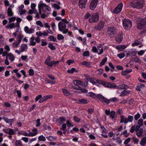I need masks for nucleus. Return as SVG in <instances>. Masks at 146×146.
Returning a JSON list of instances; mask_svg holds the SVG:
<instances>
[{
    "mask_svg": "<svg viewBox=\"0 0 146 146\" xmlns=\"http://www.w3.org/2000/svg\"><path fill=\"white\" fill-rule=\"evenodd\" d=\"M69 23V22L66 19H62L61 21L58 23V27L59 30L62 32L64 34H66L68 32V29H66V24Z\"/></svg>",
    "mask_w": 146,
    "mask_h": 146,
    "instance_id": "obj_1",
    "label": "nucleus"
},
{
    "mask_svg": "<svg viewBox=\"0 0 146 146\" xmlns=\"http://www.w3.org/2000/svg\"><path fill=\"white\" fill-rule=\"evenodd\" d=\"M144 4V2L143 0H135L131 3L130 6L133 8L140 9L143 8Z\"/></svg>",
    "mask_w": 146,
    "mask_h": 146,
    "instance_id": "obj_2",
    "label": "nucleus"
},
{
    "mask_svg": "<svg viewBox=\"0 0 146 146\" xmlns=\"http://www.w3.org/2000/svg\"><path fill=\"white\" fill-rule=\"evenodd\" d=\"M38 8L39 9V13L40 14H41V9L45 13H48L50 10V8L45 4L43 3L42 1H40V3L38 4Z\"/></svg>",
    "mask_w": 146,
    "mask_h": 146,
    "instance_id": "obj_3",
    "label": "nucleus"
},
{
    "mask_svg": "<svg viewBox=\"0 0 146 146\" xmlns=\"http://www.w3.org/2000/svg\"><path fill=\"white\" fill-rule=\"evenodd\" d=\"M99 15L98 13H94L89 18V22L91 23L97 22L99 20Z\"/></svg>",
    "mask_w": 146,
    "mask_h": 146,
    "instance_id": "obj_4",
    "label": "nucleus"
},
{
    "mask_svg": "<svg viewBox=\"0 0 146 146\" xmlns=\"http://www.w3.org/2000/svg\"><path fill=\"white\" fill-rule=\"evenodd\" d=\"M123 25L125 29L129 30L132 27V23L129 19H124L123 21Z\"/></svg>",
    "mask_w": 146,
    "mask_h": 146,
    "instance_id": "obj_5",
    "label": "nucleus"
},
{
    "mask_svg": "<svg viewBox=\"0 0 146 146\" xmlns=\"http://www.w3.org/2000/svg\"><path fill=\"white\" fill-rule=\"evenodd\" d=\"M22 20V19L17 17L16 19L17 23H11L5 26V28L7 29H12L17 27H20V23Z\"/></svg>",
    "mask_w": 146,
    "mask_h": 146,
    "instance_id": "obj_6",
    "label": "nucleus"
},
{
    "mask_svg": "<svg viewBox=\"0 0 146 146\" xmlns=\"http://www.w3.org/2000/svg\"><path fill=\"white\" fill-rule=\"evenodd\" d=\"M117 32V29L113 27H109L107 30V33L108 36L110 38L113 37Z\"/></svg>",
    "mask_w": 146,
    "mask_h": 146,
    "instance_id": "obj_7",
    "label": "nucleus"
},
{
    "mask_svg": "<svg viewBox=\"0 0 146 146\" xmlns=\"http://www.w3.org/2000/svg\"><path fill=\"white\" fill-rule=\"evenodd\" d=\"M146 25V17L143 19L140 18L139 22L138 23L137 27L138 29H142Z\"/></svg>",
    "mask_w": 146,
    "mask_h": 146,
    "instance_id": "obj_8",
    "label": "nucleus"
},
{
    "mask_svg": "<svg viewBox=\"0 0 146 146\" xmlns=\"http://www.w3.org/2000/svg\"><path fill=\"white\" fill-rule=\"evenodd\" d=\"M97 98L102 102H104L107 104L110 102V100L107 99L101 94H98L97 95Z\"/></svg>",
    "mask_w": 146,
    "mask_h": 146,
    "instance_id": "obj_9",
    "label": "nucleus"
},
{
    "mask_svg": "<svg viewBox=\"0 0 146 146\" xmlns=\"http://www.w3.org/2000/svg\"><path fill=\"white\" fill-rule=\"evenodd\" d=\"M123 7V4L122 3L119 4L114 9L113 13L115 14L120 13L122 10Z\"/></svg>",
    "mask_w": 146,
    "mask_h": 146,
    "instance_id": "obj_10",
    "label": "nucleus"
},
{
    "mask_svg": "<svg viewBox=\"0 0 146 146\" xmlns=\"http://www.w3.org/2000/svg\"><path fill=\"white\" fill-rule=\"evenodd\" d=\"M104 22L100 21L97 25L94 27V29L96 30L100 31L104 28Z\"/></svg>",
    "mask_w": 146,
    "mask_h": 146,
    "instance_id": "obj_11",
    "label": "nucleus"
},
{
    "mask_svg": "<svg viewBox=\"0 0 146 146\" xmlns=\"http://www.w3.org/2000/svg\"><path fill=\"white\" fill-rule=\"evenodd\" d=\"M123 39V33L122 32H120L115 37V40L117 43H120L122 41Z\"/></svg>",
    "mask_w": 146,
    "mask_h": 146,
    "instance_id": "obj_12",
    "label": "nucleus"
},
{
    "mask_svg": "<svg viewBox=\"0 0 146 146\" xmlns=\"http://www.w3.org/2000/svg\"><path fill=\"white\" fill-rule=\"evenodd\" d=\"M98 2V0H92L90 5V9L91 10L94 9L97 5Z\"/></svg>",
    "mask_w": 146,
    "mask_h": 146,
    "instance_id": "obj_13",
    "label": "nucleus"
},
{
    "mask_svg": "<svg viewBox=\"0 0 146 146\" xmlns=\"http://www.w3.org/2000/svg\"><path fill=\"white\" fill-rule=\"evenodd\" d=\"M87 0H79L78 3L81 9L85 8Z\"/></svg>",
    "mask_w": 146,
    "mask_h": 146,
    "instance_id": "obj_14",
    "label": "nucleus"
},
{
    "mask_svg": "<svg viewBox=\"0 0 146 146\" xmlns=\"http://www.w3.org/2000/svg\"><path fill=\"white\" fill-rule=\"evenodd\" d=\"M3 131L5 133L10 135H13L15 134V132L14 130L10 128H8L7 129H3Z\"/></svg>",
    "mask_w": 146,
    "mask_h": 146,
    "instance_id": "obj_15",
    "label": "nucleus"
},
{
    "mask_svg": "<svg viewBox=\"0 0 146 146\" xmlns=\"http://www.w3.org/2000/svg\"><path fill=\"white\" fill-rule=\"evenodd\" d=\"M89 80L90 82L97 86H98V85L97 84H100L101 80H97L93 78H90Z\"/></svg>",
    "mask_w": 146,
    "mask_h": 146,
    "instance_id": "obj_16",
    "label": "nucleus"
},
{
    "mask_svg": "<svg viewBox=\"0 0 146 146\" xmlns=\"http://www.w3.org/2000/svg\"><path fill=\"white\" fill-rule=\"evenodd\" d=\"M25 32L28 34H32L34 32V29L33 28H29L28 27L25 26L24 28Z\"/></svg>",
    "mask_w": 146,
    "mask_h": 146,
    "instance_id": "obj_17",
    "label": "nucleus"
},
{
    "mask_svg": "<svg viewBox=\"0 0 146 146\" xmlns=\"http://www.w3.org/2000/svg\"><path fill=\"white\" fill-rule=\"evenodd\" d=\"M3 118L6 123H9L11 126L12 125L13 123L15 120L14 119H9L5 117H3Z\"/></svg>",
    "mask_w": 146,
    "mask_h": 146,
    "instance_id": "obj_18",
    "label": "nucleus"
},
{
    "mask_svg": "<svg viewBox=\"0 0 146 146\" xmlns=\"http://www.w3.org/2000/svg\"><path fill=\"white\" fill-rule=\"evenodd\" d=\"M32 131L33 132H31L29 133V137L34 136L37 134L38 131L36 128H34Z\"/></svg>",
    "mask_w": 146,
    "mask_h": 146,
    "instance_id": "obj_19",
    "label": "nucleus"
},
{
    "mask_svg": "<svg viewBox=\"0 0 146 146\" xmlns=\"http://www.w3.org/2000/svg\"><path fill=\"white\" fill-rule=\"evenodd\" d=\"M120 117V123H124L125 124H126L128 123L127 118L124 116L121 115Z\"/></svg>",
    "mask_w": 146,
    "mask_h": 146,
    "instance_id": "obj_20",
    "label": "nucleus"
},
{
    "mask_svg": "<svg viewBox=\"0 0 146 146\" xmlns=\"http://www.w3.org/2000/svg\"><path fill=\"white\" fill-rule=\"evenodd\" d=\"M127 47V46L125 45H119L116 46L115 48L116 49L120 51H122Z\"/></svg>",
    "mask_w": 146,
    "mask_h": 146,
    "instance_id": "obj_21",
    "label": "nucleus"
},
{
    "mask_svg": "<svg viewBox=\"0 0 146 146\" xmlns=\"http://www.w3.org/2000/svg\"><path fill=\"white\" fill-rule=\"evenodd\" d=\"M143 129L142 128H140L139 130L136 131L137 135L139 137H141L142 135L143 132Z\"/></svg>",
    "mask_w": 146,
    "mask_h": 146,
    "instance_id": "obj_22",
    "label": "nucleus"
},
{
    "mask_svg": "<svg viewBox=\"0 0 146 146\" xmlns=\"http://www.w3.org/2000/svg\"><path fill=\"white\" fill-rule=\"evenodd\" d=\"M129 87L127 85L125 84H122L119 85L118 86H117L116 88L119 89H126L127 88H128Z\"/></svg>",
    "mask_w": 146,
    "mask_h": 146,
    "instance_id": "obj_23",
    "label": "nucleus"
},
{
    "mask_svg": "<svg viewBox=\"0 0 146 146\" xmlns=\"http://www.w3.org/2000/svg\"><path fill=\"white\" fill-rule=\"evenodd\" d=\"M35 37L34 36H32L30 38L29 45L32 46H34L36 44V42L34 41Z\"/></svg>",
    "mask_w": 146,
    "mask_h": 146,
    "instance_id": "obj_24",
    "label": "nucleus"
},
{
    "mask_svg": "<svg viewBox=\"0 0 146 146\" xmlns=\"http://www.w3.org/2000/svg\"><path fill=\"white\" fill-rule=\"evenodd\" d=\"M146 144V137H144L141 139L140 142V145L142 146H144Z\"/></svg>",
    "mask_w": 146,
    "mask_h": 146,
    "instance_id": "obj_25",
    "label": "nucleus"
},
{
    "mask_svg": "<svg viewBox=\"0 0 146 146\" xmlns=\"http://www.w3.org/2000/svg\"><path fill=\"white\" fill-rule=\"evenodd\" d=\"M81 64L83 65H86V66L90 67L92 66V63L88 62L86 61H84L81 63Z\"/></svg>",
    "mask_w": 146,
    "mask_h": 146,
    "instance_id": "obj_26",
    "label": "nucleus"
},
{
    "mask_svg": "<svg viewBox=\"0 0 146 146\" xmlns=\"http://www.w3.org/2000/svg\"><path fill=\"white\" fill-rule=\"evenodd\" d=\"M98 50H100V51L98 53L99 55L101 54L103 52L104 50L103 49V46L102 44H99L98 45Z\"/></svg>",
    "mask_w": 146,
    "mask_h": 146,
    "instance_id": "obj_27",
    "label": "nucleus"
},
{
    "mask_svg": "<svg viewBox=\"0 0 146 146\" xmlns=\"http://www.w3.org/2000/svg\"><path fill=\"white\" fill-rule=\"evenodd\" d=\"M7 13L9 16H12L13 15V13L10 7L8 8Z\"/></svg>",
    "mask_w": 146,
    "mask_h": 146,
    "instance_id": "obj_28",
    "label": "nucleus"
},
{
    "mask_svg": "<svg viewBox=\"0 0 146 146\" xmlns=\"http://www.w3.org/2000/svg\"><path fill=\"white\" fill-rule=\"evenodd\" d=\"M21 51L22 52L25 50L28 47L27 45L26 44H21Z\"/></svg>",
    "mask_w": 146,
    "mask_h": 146,
    "instance_id": "obj_29",
    "label": "nucleus"
},
{
    "mask_svg": "<svg viewBox=\"0 0 146 146\" xmlns=\"http://www.w3.org/2000/svg\"><path fill=\"white\" fill-rule=\"evenodd\" d=\"M110 83V82H107L101 80L100 84H101L106 87L109 88Z\"/></svg>",
    "mask_w": 146,
    "mask_h": 146,
    "instance_id": "obj_30",
    "label": "nucleus"
},
{
    "mask_svg": "<svg viewBox=\"0 0 146 146\" xmlns=\"http://www.w3.org/2000/svg\"><path fill=\"white\" fill-rule=\"evenodd\" d=\"M62 91L64 95L66 96H69L70 94V93L66 89H62Z\"/></svg>",
    "mask_w": 146,
    "mask_h": 146,
    "instance_id": "obj_31",
    "label": "nucleus"
},
{
    "mask_svg": "<svg viewBox=\"0 0 146 146\" xmlns=\"http://www.w3.org/2000/svg\"><path fill=\"white\" fill-rule=\"evenodd\" d=\"M6 56L7 57V58L8 57L11 61H13L14 60L15 57L11 53L8 54Z\"/></svg>",
    "mask_w": 146,
    "mask_h": 146,
    "instance_id": "obj_32",
    "label": "nucleus"
},
{
    "mask_svg": "<svg viewBox=\"0 0 146 146\" xmlns=\"http://www.w3.org/2000/svg\"><path fill=\"white\" fill-rule=\"evenodd\" d=\"M130 93V92L129 90L127 91L126 90H123L121 93L120 94V96H124L125 95L127 94Z\"/></svg>",
    "mask_w": 146,
    "mask_h": 146,
    "instance_id": "obj_33",
    "label": "nucleus"
},
{
    "mask_svg": "<svg viewBox=\"0 0 146 146\" xmlns=\"http://www.w3.org/2000/svg\"><path fill=\"white\" fill-rule=\"evenodd\" d=\"M117 88V86L115 84L112 83H110L108 88L115 89L116 88Z\"/></svg>",
    "mask_w": 146,
    "mask_h": 146,
    "instance_id": "obj_34",
    "label": "nucleus"
},
{
    "mask_svg": "<svg viewBox=\"0 0 146 146\" xmlns=\"http://www.w3.org/2000/svg\"><path fill=\"white\" fill-rule=\"evenodd\" d=\"M144 87L145 85L144 84H139L137 86L136 90L138 91H140L141 88H144Z\"/></svg>",
    "mask_w": 146,
    "mask_h": 146,
    "instance_id": "obj_35",
    "label": "nucleus"
},
{
    "mask_svg": "<svg viewBox=\"0 0 146 146\" xmlns=\"http://www.w3.org/2000/svg\"><path fill=\"white\" fill-rule=\"evenodd\" d=\"M141 44V42L139 41L138 40H135L134 42L131 45L132 46H135Z\"/></svg>",
    "mask_w": 146,
    "mask_h": 146,
    "instance_id": "obj_36",
    "label": "nucleus"
},
{
    "mask_svg": "<svg viewBox=\"0 0 146 146\" xmlns=\"http://www.w3.org/2000/svg\"><path fill=\"white\" fill-rule=\"evenodd\" d=\"M85 82H84L80 81V85L81 86H86L88 84V80L87 79H85Z\"/></svg>",
    "mask_w": 146,
    "mask_h": 146,
    "instance_id": "obj_37",
    "label": "nucleus"
},
{
    "mask_svg": "<svg viewBox=\"0 0 146 146\" xmlns=\"http://www.w3.org/2000/svg\"><path fill=\"white\" fill-rule=\"evenodd\" d=\"M78 103L86 104L87 103V100L84 99H79L78 100Z\"/></svg>",
    "mask_w": 146,
    "mask_h": 146,
    "instance_id": "obj_38",
    "label": "nucleus"
},
{
    "mask_svg": "<svg viewBox=\"0 0 146 146\" xmlns=\"http://www.w3.org/2000/svg\"><path fill=\"white\" fill-rule=\"evenodd\" d=\"M86 95L88 96H91L94 98L96 97L97 98V95L95 93L92 92H89L86 94Z\"/></svg>",
    "mask_w": 146,
    "mask_h": 146,
    "instance_id": "obj_39",
    "label": "nucleus"
},
{
    "mask_svg": "<svg viewBox=\"0 0 146 146\" xmlns=\"http://www.w3.org/2000/svg\"><path fill=\"white\" fill-rule=\"evenodd\" d=\"M15 146H23V145L21 141L16 140L15 143Z\"/></svg>",
    "mask_w": 146,
    "mask_h": 146,
    "instance_id": "obj_40",
    "label": "nucleus"
},
{
    "mask_svg": "<svg viewBox=\"0 0 146 146\" xmlns=\"http://www.w3.org/2000/svg\"><path fill=\"white\" fill-rule=\"evenodd\" d=\"M20 43L18 41L14 42L12 44V46L13 48L18 47L19 46Z\"/></svg>",
    "mask_w": 146,
    "mask_h": 146,
    "instance_id": "obj_41",
    "label": "nucleus"
},
{
    "mask_svg": "<svg viewBox=\"0 0 146 146\" xmlns=\"http://www.w3.org/2000/svg\"><path fill=\"white\" fill-rule=\"evenodd\" d=\"M46 138L49 141H52L56 139V137L51 136H47L46 137Z\"/></svg>",
    "mask_w": 146,
    "mask_h": 146,
    "instance_id": "obj_42",
    "label": "nucleus"
},
{
    "mask_svg": "<svg viewBox=\"0 0 146 146\" xmlns=\"http://www.w3.org/2000/svg\"><path fill=\"white\" fill-rule=\"evenodd\" d=\"M107 58L106 57L105 58L103 59L100 63V66H102L104 65L105 63L107 61Z\"/></svg>",
    "mask_w": 146,
    "mask_h": 146,
    "instance_id": "obj_43",
    "label": "nucleus"
},
{
    "mask_svg": "<svg viewBox=\"0 0 146 146\" xmlns=\"http://www.w3.org/2000/svg\"><path fill=\"white\" fill-rule=\"evenodd\" d=\"M38 140L40 141H45L46 140V139L45 137H44L43 135H41L39 136L38 137Z\"/></svg>",
    "mask_w": 146,
    "mask_h": 146,
    "instance_id": "obj_44",
    "label": "nucleus"
},
{
    "mask_svg": "<svg viewBox=\"0 0 146 146\" xmlns=\"http://www.w3.org/2000/svg\"><path fill=\"white\" fill-rule=\"evenodd\" d=\"M115 111H112L110 112V116L112 119H113L114 118H115Z\"/></svg>",
    "mask_w": 146,
    "mask_h": 146,
    "instance_id": "obj_45",
    "label": "nucleus"
},
{
    "mask_svg": "<svg viewBox=\"0 0 146 146\" xmlns=\"http://www.w3.org/2000/svg\"><path fill=\"white\" fill-rule=\"evenodd\" d=\"M77 70H76L75 68H72L71 69L68 70L67 71V72L70 74H72L74 72H77Z\"/></svg>",
    "mask_w": 146,
    "mask_h": 146,
    "instance_id": "obj_46",
    "label": "nucleus"
},
{
    "mask_svg": "<svg viewBox=\"0 0 146 146\" xmlns=\"http://www.w3.org/2000/svg\"><path fill=\"white\" fill-rule=\"evenodd\" d=\"M134 60L135 62L138 63H141V60L137 56H136L134 58Z\"/></svg>",
    "mask_w": 146,
    "mask_h": 146,
    "instance_id": "obj_47",
    "label": "nucleus"
},
{
    "mask_svg": "<svg viewBox=\"0 0 146 146\" xmlns=\"http://www.w3.org/2000/svg\"><path fill=\"white\" fill-rule=\"evenodd\" d=\"M9 23L10 24L12 23V22H14L16 19L15 17H13L9 18Z\"/></svg>",
    "mask_w": 146,
    "mask_h": 146,
    "instance_id": "obj_48",
    "label": "nucleus"
},
{
    "mask_svg": "<svg viewBox=\"0 0 146 146\" xmlns=\"http://www.w3.org/2000/svg\"><path fill=\"white\" fill-rule=\"evenodd\" d=\"M59 120H60V125H61V123H64L66 121V119L64 117H60L59 118Z\"/></svg>",
    "mask_w": 146,
    "mask_h": 146,
    "instance_id": "obj_49",
    "label": "nucleus"
},
{
    "mask_svg": "<svg viewBox=\"0 0 146 146\" xmlns=\"http://www.w3.org/2000/svg\"><path fill=\"white\" fill-rule=\"evenodd\" d=\"M49 39V41H55L56 40V38L53 36H50L48 38Z\"/></svg>",
    "mask_w": 146,
    "mask_h": 146,
    "instance_id": "obj_50",
    "label": "nucleus"
},
{
    "mask_svg": "<svg viewBox=\"0 0 146 146\" xmlns=\"http://www.w3.org/2000/svg\"><path fill=\"white\" fill-rule=\"evenodd\" d=\"M48 47L52 50H54L56 49L55 46L51 43H50L48 44Z\"/></svg>",
    "mask_w": 146,
    "mask_h": 146,
    "instance_id": "obj_51",
    "label": "nucleus"
},
{
    "mask_svg": "<svg viewBox=\"0 0 146 146\" xmlns=\"http://www.w3.org/2000/svg\"><path fill=\"white\" fill-rule=\"evenodd\" d=\"M90 53L88 51H86L82 54V55L84 56H90Z\"/></svg>",
    "mask_w": 146,
    "mask_h": 146,
    "instance_id": "obj_52",
    "label": "nucleus"
},
{
    "mask_svg": "<svg viewBox=\"0 0 146 146\" xmlns=\"http://www.w3.org/2000/svg\"><path fill=\"white\" fill-rule=\"evenodd\" d=\"M127 118L128 122H131L133 119V117L131 115H129Z\"/></svg>",
    "mask_w": 146,
    "mask_h": 146,
    "instance_id": "obj_53",
    "label": "nucleus"
},
{
    "mask_svg": "<svg viewBox=\"0 0 146 146\" xmlns=\"http://www.w3.org/2000/svg\"><path fill=\"white\" fill-rule=\"evenodd\" d=\"M117 56L118 57L120 58L121 59L123 58L125 56V54L123 52H121L119 54L117 55Z\"/></svg>",
    "mask_w": 146,
    "mask_h": 146,
    "instance_id": "obj_54",
    "label": "nucleus"
},
{
    "mask_svg": "<svg viewBox=\"0 0 146 146\" xmlns=\"http://www.w3.org/2000/svg\"><path fill=\"white\" fill-rule=\"evenodd\" d=\"M74 119L77 123L79 122L80 121V119L76 116H74Z\"/></svg>",
    "mask_w": 146,
    "mask_h": 146,
    "instance_id": "obj_55",
    "label": "nucleus"
},
{
    "mask_svg": "<svg viewBox=\"0 0 146 146\" xmlns=\"http://www.w3.org/2000/svg\"><path fill=\"white\" fill-rule=\"evenodd\" d=\"M90 16L91 14L90 13L88 12L85 15L84 19H87L89 18L90 17Z\"/></svg>",
    "mask_w": 146,
    "mask_h": 146,
    "instance_id": "obj_56",
    "label": "nucleus"
},
{
    "mask_svg": "<svg viewBox=\"0 0 146 146\" xmlns=\"http://www.w3.org/2000/svg\"><path fill=\"white\" fill-rule=\"evenodd\" d=\"M64 37L61 34H58L57 36V38L59 40L64 39Z\"/></svg>",
    "mask_w": 146,
    "mask_h": 146,
    "instance_id": "obj_57",
    "label": "nucleus"
},
{
    "mask_svg": "<svg viewBox=\"0 0 146 146\" xmlns=\"http://www.w3.org/2000/svg\"><path fill=\"white\" fill-rule=\"evenodd\" d=\"M145 50H142L137 52V53L138 55L142 56L145 53Z\"/></svg>",
    "mask_w": 146,
    "mask_h": 146,
    "instance_id": "obj_58",
    "label": "nucleus"
},
{
    "mask_svg": "<svg viewBox=\"0 0 146 146\" xmlns=\"http://www.w3.org/2000/svg\"><path fill=\"white\" fill-rule=\"evenodd\" d=\"M66 128V123H63L62 125V127L60 129L63 131H65Z\"/></svg>",
    "mask_w": 146,
    "mask_h": 146,
    "instance_id": "obj_59",
    "label": "nucleus"
},
{
    "mask_svg": "<svg viewBox=\"0 0 146 146\" xmlns=\"http://www.w3.org/2000/svg\"><path fill=\"white\" fill-rule=\"evenodd\" d=\"M119 100L118 98L114 97L112 98H111L110 99V101L113 102H117Z\"/></svg>",
    "mask_w": 146,
    "mask_h": 146,
    "instance_id": "obj_60",
    "label": "nucleus"
},
{
    "mask_svg": "<svg viewBox=\"0 0 146 146\" xmlns=\"http://www.w3.org/2000/svg\"><path fill=\"white\" fill-rule=\"evenodd\" d=\"M34 74V71L33 69H31L29 70V75L30 76H33Z\"/></svg>",
    "mask_w": 146,
    "mask_h": 146,
    "instance_id": "obj_61",
    "label": "nucleus"
},
{
    "mask_svg": "<svg viewBox=\"0 0 146 146\" xmlns=\"http://www.w3.org/2000/svg\"><path fill=\"white\" fill-rule=\"evenodd\" d=\"M52 97V95H46L44 96L43 98L44 99V100L45 101L46 100L50 98H51Z\"/></svg>",
    "mask_w": 146,
    "mask_h": 146,
    "instance_id": "obj_62",
    "label": "nucleus"
},
{
    "mask_svg": "<svg viewBox=\"0 0 146 146\" xmlns=\"http://www.w3.org/2000/svg\"><path fill=\"white\" fill-rule=\"evenodd\" d=\"M80 81L79 80H76L74 81V84L77 86L80 85Z\"/></svg>",
    "mask_w": 146,
    "mask_h": 146,
    "instance_id": "obj_63",
    "label": "nucleus"
},
{
    "mask_svg": "<svg viewBox=\"0 0 146 146\" xmlns=\"http://www.w3.org/2000/svg\"><path fill=\"white\" fill-rule=\"evenodd\" d=\"M36 23L37 25H39L41 27H43L44 26L42 23L40 21H36Z\"/></svg>",
    "mask_w": 146,
    "mask_h": 146,
    "instance_id": "obj_64",
    "label": "nucleus"
}]
</instances>
